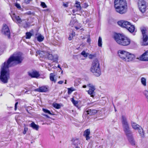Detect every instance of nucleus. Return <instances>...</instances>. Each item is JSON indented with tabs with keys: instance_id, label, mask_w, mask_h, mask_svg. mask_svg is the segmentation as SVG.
I'll return each mask as SVG.
<instances>
[{
	"instance_id": "nucleus-1",
	"label": "nucleus",
	"mask_w": 148,
	"mask_h": 148,
	"mask_svg": "<svg viewBox=\"0 0 148 148\" xmlns=\"http://www.w3.org/2000/svg\"><path fill=\"white\" fill-rule=\"evenodd\" d=\"M22 54L19 52L14 53L8 60L1 65L0 81L3 83H6L10 78V71L9 68L21 63L23 60Z\"/></svg>"
},
{
	"instance_id": "nucleus-2",
	"label": "nucleus",
	"mask_w": 148,
	"mask_h": 148,
	"mask_svg": "<svg viewBox=\"0 0 148 148\" xmlns=\"http://www.w3.org/2000/svg\"><path fill=\"white\" fill-rule=\"evenodd\" d=\"M114 7L116 12L120 14H123L127 11V5L125 0H115Z\"/></svg>"
},
{
	"instance_id": "nucleus-3",
	"label": "nucleus",
	"mask_w": 148,
	"mask_h": 148,
	"mask_svg": "<svg viewBox=\"0 0 148 148\" xmlns=\"http://www.w3.org/2000/svg\"><path fill=\"white\" fill-rule=\"evenodd\" d=\"M119 56L123 61L131 62L135 59L134 55L123 50H119L117 52Z\"/></svg>"
},
{
	"instance_id": "nucleus-4",
	"label": "nucleus",
	"mask_w": 148,
	"mask_h": 148,
	"mask_svg": "<svg viewBox=\"0 0 148 148\" xmlns=\"http://www.w3.org/2000/svg\"><path fill=\"white\" fill-rule=\"evenodd\" d=\"M114 38L118 44L122 46L128 45L131 42L130 39L121 34H115L114 36Z\"/></svg>"
},
{
	"instance_id": "nucleus-5",
	"label": "nucleus",
	"mask_w": 148,
	"mask_h": 148,
	"mask_svg": "<svg viewBox=\"0 0 148 148\" xmlns=\"http://www.w3.org/2000/svg\"><path fill=\"white\" fill-rule=\"evenodd\" d=\"M90 71L97 76H99L101 74L99 64L98 60L97 59L93 60L90 69Z\"/></svg>"
},
{
	"instance_id": "nucleus-6",
	"label": "nucleus",
	"mask_w": 148,
	"mask_h": 148,
	"mask_svg": "<svg viewBox=\"0 0 148 148\" xmlns=\"http://www.w3.org/2000/svg\"><path fill=\"white\" fill-rule=\"evenodd\" d=\"M118 25L126 29L128 31L131 33H132L135 31V27L134 25L127 21H120L117 22Z\"/></svg>"
},
{
	"instance_id": "nucleus-7",
	"label": "nucleus",
	"mask_w": 148,
	"mask_h": 148,
	"mask_svg": "<svg viewBox=\"0 0 148 148\" xmlns=\"http://www.w3.org/2000/svg\"><path fill=\"white\" fill-rule=\"evenodd\" d=\"M122 122L124 131L127 136H128L132 134V132L130 130L127 119L126 117L123 116H122Z\"/></svg>"
},
{
	"instance_id": "nucleus-8",
	"label": "nucleus",
	"mask_w": 148,
	"mask_h": 148,
	"mask_svg": "<svg viewBox=\"0 0 148 148\" xmlns=\"http://www.w3.org/2000/svg\"><path fill=\"white\" fill-rule=\"evenodd\" d=\"M138 5L139 9L141 12L144 13L146 11L147 5L145 0H138Z\"/></svg>"
},
{
	"instance_id": "nucleus-9",
	"label": "nucleus",
	"mask_w": 148,
	"mask_h": 148,
	"mask_svg": "<svg viewBox=\"0 0 148 148\" xmlns=\"http://www.w3.org/2000/svg\"><path fill=\"white\" fill-rule=\"evenodd\" d=\"M131 125L132 128L136 130H137L138 132L141 137L144 136L143 130L142 127L136 123L133 122H131Z\"/></svg>"
},
{
	"instance_id": "nucleus-10",
	"label": "nucleus",
	"mask_w": 148,
	"mask_h": 148,
	"mask_svg": "<svg viewBox=\"0 0 148 148\" xmlns=\"http://www.w3.org/2000/svg\"><path fill=\"white\" fill-rule=\"evenodd\" d=\"M140 30L143 35V45H148V37L146 33V29L145 27L141 28Z\"/></svg>"
},
{
	"instance_id": "nucleus-11",
	"label": "nucleus",
	"mask_w": 148,
	"mask_h": 148,
	"mask_svg": "<svg viewBox=\"0 0 148 148\" xmlns=\"http://www.w3.org/2000/svg\"><path fill=\"white\" fill-rule=\"evenodd\" d=\"M87 86L89 87V90L87 91L88 94L90 95V96L93 97L95 95V86L92 84H88Z\"/></svg>"
},
{
	"instance_id": "nucleus-12",
	"label": "nucleus",
	"mask_w": 148,
	"mask_h": 148,
	"mask_svg": "<svg viewBox=\"0 0 148 148\" xmlns=\"http://www.w3.org/2000/svg\"><path fill=\"white\" fill-rule=\"evenodd\" d=\"M46 58L49 60H52L53 62H57L58 60V56L57 54L53 55L50 52H47Z\"/></svg>"
},
{
	"instance_id": "nucleus-13",
	"label": "nucleus",
	"mask_w": 148,
	"mask_h": 148,
	"mask_svg": "<svg viewBox=\"0 0 148 148\" xmlns=\"http://www.w3.org/2000/svg\"><path fill=\"white\" fill-rule=\"evenodd\" d=\"M1 32L3 34L7 36L8 38H10V32L9 28L7 25L5 24L3 25Z\"/></svg>"
},
{
	"instance_id": "nucleus-14",
	"label": "nucleus",
	"mask_w": 148,
	"mask_h": 148,
	"mask_svg": "<svg viewBox=\"0 0 148 148\" xmlns=\"http://www.w3.org/2000/svg\"><path fill=\"white\" fill-rule=\"evenodd\" d=\"M28 75L32 78H38L40 76L39 72L35 71L29 72Z\"/></svg>"
},
{
	"instance_id": "nucleus-15",
	"label": "nucleus",
	"mask_w": 148,
	"mask_h": 148,
	"mask_svg": "<svg viewBox=\"0 0 148 148\" xmlns=\"http://www.w3.org/2000/svg\"><path fill=\"white\" fill-rule=\"evenodd\" d=\"M137 58L142 61H148V50Z\"/></svg>"
},
{
	"instance_id": "nucleus-16",
	"label": "nucleus",
	"mask_w": 148,
	"mask_h": 148,
	"mask_svg": "<svg viewBox=\"0 0 148 148\" xmlns=\"http://www.w3.org/2000/svg\"><path fill=\"white\" fill-rule=\"evenodd\" d=\"M74 9L73 10V13L76 11H80L81 10V7L79 2L76 1L74 5Z\"/></svg>"
},
{
	"instance_id": "nucleus-17",
	"label": "nucleus",
	"mask_w": 148,
	"mask_h": 148,
	"mask_svg": "<svg viewBox=\"0 0 148 148\" xmlns=\"http://www.w3.org/2000/svg\"><path fill=\"white\" fill-rule=\"evenodd\" d=\"M11 18L14 21H16V23H20L22 22V20L19 16H17L15 13H13L11 15Z\"/></svg>"
},
{
	"instance_id": "nucleus-18",
	"label": "nucleus",
	"mask_w": 148,
	"mask_h": 148,
	"mask_svg": "<svg viewBox=\"0 0 148 148\" xmlns=\"http://www.w3.org/2000/svg\"><path fill=\"white\" fill-rule=\"evenodd\" d=\"M90 133V130L89 129L86 130L84 132V136H85L87 140L90 139V137L89 136Z\"/></svg>"
},
{
	"instance_id": "nucleus-19",
	"label": "nucleus",
	"mask_w": 148,
	"mask_h": 148,
	"mask_svg": "<svg viewBox=\"0 0 148 148\" xmlns=\"http://www.w3.org/2000/svg\"><path fill=\"white\" fill-rule=\"evenodd\" d=\"M36 90L39 92H46L47 91V88L45 86H42L36 89Z\"/></svg>"
},
{
	"instance_id": "nucleus-20",
	"label": "nucleus",
	"mask_w": 148,
	"mask_h": 148,
	"mask_svg": "<svg viewBox=\"0 0 148 148\" xmlns=\"http://www.w3.org/2000/svg\"><path fill=\"white\" fill-rule=\"evenodd\" d=\"M36 52V56H37V54H38L41 57H45L46 58L47 52L40 51H38Z\"/></svg>"
},
{
	"instance_id": "nucleus-21",
	"label": "nucleus",
	"mask_w": 148,
	"mask_h": 148,
	"mask_svg": "<svg viewBox=\"0 0 148 148\" xmlns=\"http://www.w3.org/2000/svg\"><path fill=\"white\" fill-rule=\"evenodd\" d=\"M30 126L32 127L33 129L36 131H38L39 129V126L37 125L34 122H32L30 124Z\"/></svg>"
},
{
	"instance_id": "nucleus-22",
	"label": "nucleus",
	"mask_w": 148,
	"mask_h": 148,
	"mask_svg": "<svg viewBox=\"0 0 148 148\" xmlns=\"http://www.w3.org/2000/svg\"><path fill=\"white\" fill-rule=\"evenodd\" d=\"M87 114L90 115H94L97 113V111L95 110H88L86 111Z\"/></svg>"
},
{
	"instance_id": "nucleus-23",
	"label": "nucleus",
	"mask_w": 148,
	"mask_h": 148,
	"mask_svg": "<svg viewBox=\"0 0 148 148\" xmlns=\"http://www.w3.org/2000/svg\"><path fill=\"white\" fill-rule=\"evenodd\" d=\"M128 137V140L129 142L132 145H135V142L134 141L132 134L129 136H127Z\"/></svg>"
},
{
	"instance_id": "nucleus-24",
	"label": "nucleus",
	"mask_w": 148,
	"mask_h": 148,
	"mask_svg": "<svg viewBox=\"0 0 148 148\" xmlns=\"http://www.w3.org/2000/svg\"><path fill=\"white\" fill-rule=\"evenodd\" d=\"M37 38V40L40 42L44 40V37L41 34H40L38 36Z\"/></svg>"
},
{
	"instance_id": "nucleus-25",
	"label": "nucleus",
	"mask_w": 148,
	"mask_h": 148,
	"mask_svg": "<svg viewBox=\"0 0 148 148\" xmlns=\"http://www.w3.org/2000/svg\"><path fill=\"white\" fill-rule=\"evenodd\" d=\"M71 101L74 106L77 107H78V102L77 101L75 100L73 98L71 99Z\"/></svg>"
},
{
	"instance_id": "nucleus-26",
	"label": "nucleus",
	"mask_w": 148,
	"mask_h": 148,
	"mask_svg": "<svg viewBox=\"0 0 148 148\" xmlns=\"http://www.w3.org/2000/svg\"><path fill=\"white\" fill-rule=\"evenodd\" d=\"M141 82L142 84L144 86H146V80L145 78L144 77H142L141 79Z\"/></svg>"
},
{
	"instance_id": "nucleus-27",
	"label": "nucleus",
	"mask_w": 148,
	"mask_h": 148,
	"mask_svg": "<svg viewBox=\"0 0 148 148\" xmlns=\"http://www.w3.org/2000/svg\"><path fill=\"white\" fill-rule=\"evenodd\" d=\"M55 76V75L53 73H50V80L51 81H53L54 82H56V80L54 79V77Z\"/></svg>"
},
{
	"instance_id": "nucleus-28",
	"label": "nucleus",
	"mask_w": 148,
	"mask_h": 148,
	"mask_svg": "<svg viewBox=\"0 0 148 148\" xmlns=\"http://www.w3.org/2000/svg\"><path fill=\"white\" fill-rule=\"evenodd\" d=\"M98 46L99 47H101L102 46V41L101 38L99 36L98 40Z\"/></svg>"
},
{
	"instance_id": "nucleus-29",
	"label": "nucleus",
	"mask_w": 148,
	"mask_h": 148,
	"mask_svg": "<svg viewBox=\"0 0 148 148\" xmlns=\"http://www.w3.org/2000/svg\"><path fill=\"white\" fill-rule=\"evenodd\" d=\"M68 94H70L73 91L75 90L73 87H71L70 88H68Z\"/></svg>"
},
{
	"instance_id": "nucleus-30",
	"label": "nucleus",
	"mask_w": 148,
	"mask_h": 148,
	"mask_svg": "<svg viewBox=\"0 0 148 148\" xmlns=\"http://www.w3.org/2000/svg\"><path fill=\"white\" fill-rule=\"evenodd\" d=\"M32 34L30 32H27L26 33V37L27 39H29L30 38L31 36H32Z\"/></svg>"
},
{
	"instance_id": "nucleus-31",
	"label": "nucleus",
	"mask_w": 148,
	"mask_h": 148,
	"mask_svg": "<svg viewBox=\"0 0 148 148\" xmlns=\"http://www.w3.org/2000/svg\"><path fill=\"white\" fill-rule=\"evenodd\" d=\"M81 55L85 57H87L88 55V53H86L85 51H83L81 53Z\"/></svg>"
},
{
	"instance_id": "nucleus-32",
	"label": "nucleus",
	"mask_w": 148,
	"mask_h": 148,
	"mask_svg": "<svg viewBox=\"0 0 148 148\" xmlns=\"http://www.w3.org/2000/svg\"><path fill=\"white\" fill-rule=\"evenodd\" d=\"M42 110L45 113H48L49 114H52L50 111L48 110L43 108Z\"/></svg>"
},
{
	"instance_id": "nucleus-33",
	"label": "nucleus",
	"mask_w": 148,
	"mask_h": 148,
	"mask_svg": "<svg viewBox=\"0 0 148 148\" xmlns=\"http://www.w3.org/2000/svg\"><path fill=\"white\" fill-rule=\"evenodd\" d=\"M40 5L43 8H46L47 6L44 2H41Z\"/></svg>"
},
{
	"instance_id": "nucleus-34",
	"label": "nucleus",
	"mask_w": 148,
	"mask_h": 148,
	"mask_svg": "<svg viewBox=\"0 0 148 148\" xmlns=\"http://www.w3.org/2000/svg\"><path fill=\"white\" fill-rule=\"evenodd\" d=\"M53 107L57 109H59L60 107V105L59 104L57 103L54 104Z\"/></svg>"
},
{
	"instance_id": "nucleus-35",
	"label": "nucleus",
	"mask_w": 148,
	"mask_h": 148,
	"mask_svg": "<svg viewBox=\"0 0 148 148\" xmlns=\"http://www.w3.org/2000/svg\"><path fill=\"white\" fill-rule=\"evenodd\" d=\"M144 94L146 98L148 99V92L147 90H145L144 92Z\"/></svg>"
},
{
	"instance_id": "nucleus-36",
	"label": "nucleus",
	"mask_w": 148,
	"mask_h": 148,
	"mask_svg": "<svg viewBox=\"0 0 148 148\" xmlns=\"http://www.w3.org/2000/svg\"><path fill=\"white\" fill-rule=\"evenodd\" d=\"M15 5L17 8L18 9H20L21 8V7L20 4L18 3H15Z\"/></svg>"
},
{
	"instance_id": "nucleus-37",
	"label": "nucleus",
	"mask_w": 148,
	"mask_h": 148,
	"mask_svg": "<svg viewBox=\"0 0 148 148\" xmlns=\"http://www.w3.org/2000/svg\"><path fill=\"white\" fill-rule=\"evenodd\" d=\"M28 130V129L27 128L25 127L24 128V130L23 131V133L24 134H26L27 131Z\"/></svg>"
},
{
	"instance_id": "nucleus-38",
	"label": "nucleus",
	"mask_w": 148,
	"mask_h": 148,
	"mask_svg": "<svg viewBox=\"0 0 148 148\" xmlns=\"http://www.w3.org/2000/svg\"><path fill=\"white\" fill-rule=\"evenodd\" d=\"M18 104V102H17L15 103V104L14 110H16L17 109V106Z\"/></svg>"
},
{
	"instance_id": "nucleus-39",
	"label": "nucleus",
	"mask_w": 148,
	"mask_h": 148,
	"mask_svg": "<svg viewBox=\"0 0 148 148\" xmlns=\"http://www.w3.org/2000/svg\"><path fill=\"white\" fill-rule=\"evenodd\" d=\"M25 3L27 4L29 3L30 1V0H24Z\"/></svg>"
},
{
	"instance_id": "nucleus-40",
	"label": "nucleus",
	"mask_w": 148,
	"mask_h": 148,
	"mask_svg": "<svg viewBox=\"0 0 148 148\" xmlns=\"http://www.w3.org/2000/svg\"><path fill=\"white\" fill-rule=\"evenodd\" d=\"M88 6V4L86 3H85L84 4V8H86Z\"/></svg>"
},
{
	"instance_id": "nucleus-41",
	"label": "nucleus",
	"mask_w": 148,
	"mask_h": 148,
	"mask_svg": "<svg viewBox=\"0 0 148 148\" xmlns=\"http://www.w3.org/2000/svg\"><path fill=\"white\" fill-rule=\"evenodd\" d=\"M75 33L73 32H72V33L71 34V36L73 37L74 36H75Z\"/></svg>"
},
{
	"instance_id": "nucleus-42",
	"label": "nucleus",
	"mask_w": 148,
	"mask_h": 148,
	"mask_svg": "<svg viewBox=\"0 0 148 148\" xmlns=\"http://www.w3.org/2000/svg\"><path fill=\"white\" fill-rule=\"evenodd\" d=\"M90 41H91V40H90V38H88V39H87V42L89 43V44L90 43Z\"/></svg>"
},
{
	"instance_id": "nucleus-43",
	"label": "nucleus",
	"mask_w": 148,
	"mask_h": 148,
	"mask_svg": "<svg viewBox=\"0 0 148 148\" xmlns=\"http://www.w3.org/2000/svg\"><path fill=\"white\" fill-rule=\"evenodd\" d=\"M73 38V37L71 36V35H70L69 37L68 38V39L69 40H72Z\"/></svg>"
},
{
	"instance_id": "nucleus-44",
	"label": "nucleus",
	"mask_w": 148,
	"mask_h": 148,
	"mask_svg": "<svg viewBox=\"0 0 148 148\" xmlns=\"http://www.w3.org/2000/svg\"><path fill=\"white\" fill-rule=\"evenodd\" d=\"M63 81H60L58 82V83L60 84H62L63 83Z\"/></svg>"
},
{
	"instance_id": "nucleus-45",
	"label": "nucleus",
	"mask_w": 148,
	"mask_h": 148,
	"mask_svg": "<svg viewBox=\"0 0 148 148\" xmlns=\"http://www.w3.org/2000/svg\"><path fill=\"white\" fill-rule=\"evenodd\" d=\"M87 86V85H84L83 86L82 88H86Z\"/></svg>"
},
{
	"instance_id": "nucleus-46",
	"label": "nucleus",
	"mask_w": 148,
	"mask_h": 148,
	"mask_svg": "<svg viewBox=\"0 0 148 148\" xmlns=\"http://www.w3.org/2000/svg\"><path fill=\"white\" fill-rule=\"evenodd\" d=\"M73 20H71L70 21V23L71 24H73L74 23H73Z\"/></svg>"
},
{
	"instance_id": "nucleus-47",
	"label": "nucleus",
	"mask_w": 148,
	"mask_h": 148,
	"mask_svg": "<svg viewBox=\"0 0 148 148\" xmlns=\"http://www.w3.org/2000/svg\"><path fill=\"white\" fill-rule=\"evenodd\" d=\"M43 115L44 116H45L46 117H48V118H49V116L47 115V114H43Z\"/></svg>"
},
{
	"instance_id": "nucleus-48",
	"label": "nucleus",
	"mask_w": 148,
	"mask_h": 148,
	"mask_svg": "<svg viewBox=\"0 0 148 148\" xmlns=\"http://www.w3.org/2000/svg\"><path fill=\"white\" fill-rule=\"evenodd\" d=\"M68 3L67 2L65 3V7H67L68 6Z\"/></svg>"
},
{
	"instance_id": "nucleus-49",
	"label": "nucleus",
	"mask_w": 148,
	"mask_h": 148,
	"mask_svg": "<svg viewBox=\"0 0 148 148\" xmlns=\"http://www.w3.org/2000/svg\"><path fill=\"white\" fill-rule=\"evenodd\" d=\"M75 28L77 30L78 29H79V28H80L79 27H75Z\"/></svg>"
},
{
	"instance_id": "nucleus-50",
	"label": "nucleus",
	"mask_w": 148,
	"mask_h": 148,
	"mask_svg": "<svg viewBox=\"0 0 148 148\" xmlns=\"http://www.w3.org/2000/svg\"><path fill=\"white\" fill-rule=\"evenodd\" d=\"M91 55H90L89 56V58H92L91 57Z\"/></svg>"
},
{
	"instance_id": "nucleus-51",
	"label": "nucleus",
	"mask_w": 148,
	"mask_h": 148,
	"mask_svg": "<svg viewBox=\"0 0 148 148\" xmlns=\"http://www.w3.org/2000/svg\"><path fill=\"white\" fill-rule=\"evenodd\" d=\"M63 5L64 6H65V3H63Z\"/></svg>"
},
{
	"instance_id": "nucleus-52",
	"label": "nucleus",
	"mask_w": 148,
	"mask_h": 148,
	"mask_svg": "<svg viewBox=\"0 0 148 148\" xmlns=\"http://www.w3.org/2000/svg\"><path fill=\"white\" fill-rule=\"evenodd\" d=\"M115 112H116V109L115 108Z\"/></svg>"
},
{
	"instance_id": "nucleus-53",
	"label": "nucleus",
	"mask_w": 148,
	"mask_h": 148,
	"mask_svg": "<svg viewBox=\"0 0 148 148\" xmlns=\"http://www.w3.org/2000/svg\"><path fill=\"white\" fill-rule=\"evenodd\" d=\"M66 80H65V84H66Z\"/></svg>"
},
{
	"instance_id": "nucleus-54",
	"label": "nucleus",
	"mask_w": 148,
	"mask_h": 148,
	"mask_svg": "<svg viewBox=\"0 0 148 148\" xmlns=\"http://www.w3.org/2000/svg\"><path fill=\"white\" fill-rule=\"evenodd\" d=\"M58 67H59V68H60V66L59 65H58Z\"/></svg>"
}]
</instances>
